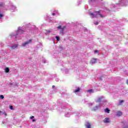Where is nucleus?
I'll return each mask as SVG.
<instances>
[{
    "mask_svg": "<svg viewBox=\"0 0 128 128\" xmlns=\"http://www.w3.org/2000/svg\"><path fill=\"white\" fill-rule=\"evenodd\" d=\"M124 122H125V121H124V122H122V124H124Z\"/></svg>",
    "mask_w": 128,
    "mask_h": 128,
    "instance_id": "nucleus-30",
    "label": "nucleus"
},
{
    "mask_svg": "<svg viewBox=\"0 0 128 128\" xmlns=\"http://www.w3.org/2000/svg\"><path fill=\"white\" fill-rule=\"evenodd\" d=\"M52 88H54V86H52Z\"/></svg>",
    "mask_w": 128,
    "mask_h": 128,
    "instance_id": "nucleus-29",
    "label": "nucleus"
},
{
    "mask_svg": "<svg viewBox=\"0 0 128 128\" xmlns=\"http://www.w3.org/2000/svg\"><path fill=\"white\" fill-rule=\"evenodd\" d=\"M48 33H50V31H48Z\"/></svg>",
    "mask_w": 128,
    "mask_h": 128,
    "instance_id": "nucleus-31",
    "label": "nucleus"
},
{
    "mask_svg": "<svg viewBox=\"0 0 128 128\" xmlns=\"http://www.w3.org/2000/svg\"><path fill=\"white\" fill-rule=\"evenodd\" d=\"M104 124H108V122H110V118H105L104 120Z\"/></svg>",
    "mask_w": 128,
    "mask_h": 128,
    "instance_id": "nucleus-4",
    "label": "nucleus"
},
{
    "mask_svg": "<svg viewBox=\"0 0 128 128\" xmlns=\"http://www.w3.org/2000/svg\"><path fill=\"white\" fill-rule=\"evenodd\" d=\"M18 44H16L14 45H13L11 46V48L12 50H14V48H18Z\"/></svg>",
    "mask_w": 128,
    "mask_h": 128,
    "instance_id": "nucleus-7",
    "label": "nucleus"
},
{
    "mask_svg": "<svg viewBox=\"0 0 128 128\" xmlns=\"http://www.w3.org/2000/svg\"><path fill=\"white\" fill-rule=\"evenodd\" d=\"M124 128H128V126L126 125V126H125L124 127Z\"/></svg>",
    "mask_w": 128,
    "mask_h": 128,
    "instance_id": "nucleus-25",
    "label": "nucleus"
},
{
    "mask_svg": "<svg viewBox=\"0 0 128 128\" xmlns=\"http://www.w3.org/2000/svg\"><path fill=\"white\" fill-rule=\"evenodd\" d=\"M4 6V4L2 2H0V6L2 8Z\"/></svg>",
    "mask_w": 128,
    "mask_h": 128,
    "instance_id": "nucleus-16",
    "label": "nucleus"
},
{
    "mask_svg": "<svg viewBox=\"0 0 128 128\" xmlns=\"http://www.w3.org/2000/svg\"><path fill=\"white\" fill-rule=\"evenodd\" d=\"M52 16H56V14L55 13H52Z\"/></svg>",
    "mask_w": 128,
    "mask_h": 128,
    "instance_id": "nucleus-24",
    "label": "nucleus"
},
{
    "mask_svg": "<svg viewBox=\"0 0 128 128\" xmlns=\"http://www.w3.org/2000/svg\"><path fill=\"white\" fill-rule=\"evenodd\" d=\"M2 112V111L0 110V114Z\"/></svg>",
    "mask_w": 128,
    "mask_h": 128,
    "instance_id": "nucleus-32",
    "label": "nucleus"
},
{
    "mask_svg": "<svg viewBox=\"0 0 128 128\" xmlns=\"http://www.w3.org/2000/svg\"><path fill=\"white\" fill-rule=\"evenodd\" d=\"M126 84H128V80L126 82Z\"/></svg>",
    "mask_w": 128,
    "mask_h": 128,
    "instance_id": "nucleus-28",
    "label": "nucleus"
},
{
    "mask_svg": "<svg viewBox=\"0 0 128 128\" xmlns=\"http://www.w3.org/2000/svg\"><path fill=\"white\" fill-rule=\"evenodd\" d=\"M88 92H90V94H91L92 92V89H90L87 90Z\"/></svg>",
    "mask_w": 128,
    "mask_h": 128,
    "instance_id": "nucleus-14",
    "label": "nucleus"
},
{
    "mask_svg": "<svg viewBox=\"0 0 128 128\" xmlns=\"http://www.w3.org/2000/svg\"><path fill=\"white\" fill-rule=\"evenodd\" d=\"M106 112H108V114H110V110L108 109V108H106L105 109Z\"/></svg>",
    "mask_w": 128,
    "mask_h": 128,
    "instance_id": "nucleus-12",
    "label": "nucleus"
},
{
    "mask_svg": "<svg viewBox=\"0 0 128 128\" xmlns=\"http://www.w3.org/2000/svg\"><path fill=\"white\" fill-rule=\"evenodd\" d=\"M116 116H122V112L120 111L117 112Z\"/></svg>",
    "mask_w": 128,
    "mask_h": 128,
    "instance_id": "nucleus-5",
    "label": "nucleus"
},
{
    "mask_svg": "<svg viewBox=\"0 0 128 128\" xmlns=\"http://www.w3.org/2000/svg\"><path fill=\"white\" fill-rule=\"evenodd\" d=\"M80 88H78L74 91V94H76V92H80Z\"/></svg>",
    "mask_w": 128,
    "mask_h": 128,
    "instance_id": "nucleus-9",
    "label": "nucleus"
},
{
    "mask_svg": "<svg viewBox=\"0 0 128 128\" xmlns=\"http://www.w3.org/2000/svg\"><path fill=\"white\" fill-rule=\"evenodd\" d=\"M102 97H99L98 98V102H102Z\"/></svg>",
    "mask_w": 128,
    "mask_h": 128,
    "instance_id": "nucleus-13",
    "label": "nucleus"
},
{
    "mask_svg": "<svg viewBox=\"0 0 128 128\" xmlns=\"http://www.w3.org/2000/svg\"><path fill=\"white\" fill-rule=\"evenodd\" d=\"M34 118V116H31L30 117V118H31V120H32V118Z\"/></svg>",
    "mask_w": 128,
    "mask_h": 128,
    "instance_id": "nucleus-23",
    "label": "nucleus"
},
{
    "mask_svg": "<svg viewBox=\"0 0 128 128\" xmlns=\"http://www.w3.org/2000/svg\"><path fill=\"white\" fill-rule=\"evenodd\" d=\"M94 24H96V26H98V22H94Z\"/></svg>",
    "mask_w": 128,
    "mask_h": 128,
    "instance_id": "nucleus-21",
    "label": "nucleus"
},
{
    "mask_svg": "<svg viewBox=\"0 0 128 128\" xmlns=\"http://www.w3.org/2000/svg\"><path fill=\"white\" fill-rule=\"evenodd\" d=\"M4 16V14H0V18H2Z\"/></svg>",
    "mask_w": 128,
    "mask_h": 128,
    "instance_id": "nucleus-20",
    "label": "nucleus"
},
{
    "mask_svg": "<svg viewBox=\"0 0 128 128\" xmlns=\"http://www.w3.org/2000/svg\"><path fill=\"white\" fill-rule=\"evenodd\" d=\"M56 12H58V11H56Z\"/></svg>",
    "mask_w": 128,
    "mask_h": 128,
    "instance_id": "nucleus-33",
    "label": "nucleus"
},
{
    "mask_svg": "<svg viewBox=\"0 0 128 128\" xmlns=\"http://www.w3.org/2000/svg\"><path fill=\"white\" fill-rule=\"evenodd\" d=\"M4 116H8V114H7L6 113V112L4 113Z\"/></svg>",
    "mask_w": 128,
    "mask_h": 128,
    "instance_id": "nucleus-26",
    "label": "nucleus"
},
{
    "mask_svg": "<svg viewBox=\"0 0 128 128\" xmlns=\"http://www.w3.org/2000/svg\"><path fill=\"white\" fill-rule=\"evenodd\" d=\"M56 38L57 42H58L60 40V37L56 36Z\"/></svg>",
    "mask_w": 128,
    "mask_h": 128,
    "instance_id": "nucleus-15",
    "label": "nucleus"
},
{
    "mask_svg": "<svg viewBox=\"0 0 128 128\" xmlns=\"http://www.w3.org/2000/svg\"><path fill=\"white\" fill-rule=\"evenodd\" d=\"M94 12L95 14H96L94 16V13H90V16H92V18H98V15L100 16L101 18H104V16H102V14H100V11H95Z\"/></svg>",
    "mask_w": 128,
    "mask_h": 128,
    "instance_id": "nucleus-1",
    "label": "nucleus"
},
{
    "mask_svg": "<svg viewBox=\"0 0 128 128\" xmlns=\"http://www.w3.org/2000/svg\"><path fill=\"white\" fill-rule=\"evenodd\" d=\"M10 110H14V106H10Z\"/></svg>",
    "mask_w": 128,
    "mask_h": 128,
    "instance_id": "nucleus-17",
    "label": "nucleus"
},
{
    "mask_svg": "<svg viewBox=\"0 0 128 128\" xmlns=\"http://www.w3.org/2000/svg\"><path fill=\"white\" fill-rule=\"evenodd\" d=\"M120 104H122V102H124V100H120Z\"/></svg>",
    "mask_w": 128,
    "mask_h": 128,
    "instance_id": "nucleus-22",
    "label": "nucleus"
},
{
    "mask_svg": "<svg viewBox=\"0 0 128 128\" xmlns=\"http://www.w3.org/2000/svg\"><path fill=\"white\" fill-rule=\"evenodd\" d=\"M97 60H98V58H92L91 60L92 64H96V62Z\"/></svg>",
    "mask_w": 128,
    "mask_h": 128,
    "instance_id": "nucleus-6",
    "label": "nucleus"
},
{
    "mask_svg": "<svg viewBox=\"0 0 128 128\" xmlns=\"http://www.w3.org/2000/svg\"><path fill=\"white\" fill-rule=\"evenodd\" d=\"M32 122H36V120L33 119V120H32Z\"/></svg>",
    "mask_w": 128,
    "mask_h": 128,
    "instance_id": "nucleus-27",
    "label": "nucleus"
},
{
    "mask_svg": "<svg viewBox=\"0 0 128 128\" xmlns=\"http://www.w3.org/2000/svg\"><path fill=\"white\" fill-rule=\"evenodd\" d=\"M32 42V40H29L28 41L22 44V46H28V44H30Z\"/></svg>",
    "mask_w": 128,
    "mask_h": 128,
    "instance_id": "nucleus-3",
    "label": "nucleus"
},
{
    "mask_svg": "<svg viewBox=\"0 0 128 128\" xmlns=\"http://www.w3.org/2000/svg\"><path fill=\"white\" fill-rule=\"evenodd\" d=\"M24 31L22 29L18 30V34H24Z\"/></svg>",
    "mask_w": 128,
    "mask_h": 128,
    "instance_id": "nucleus-8",
    "label": "nucleus"
},
{
    "mask_svg": "<svg viewBox=\"0 0 128 128\" xmlns=\"http://www.w3.org/2000/svg\"><path fill=\"white\" fill-rule=\"evenodd\" d=\"M86 126L87 128H92V126L90 125V123H88Z\"/></svg>",
    "mask_w": 128,
    "mask_h": 128,
    "instance_id": "nucleus-11",
    "label": "nucleus"
},
{
    "mask_svg": "<svg viewBox=\"0 0 128 128\" xmlns=\"http://www.w3.org/2000/svg\"><path fill=\"white\" fill-rule=\"evenodd\" d=\"M0 98H2V100H3V98H4V96L3 95H0Z\"/></svg>",
    "mask_w": 128,
    "mask_h": 128,
    "instance_id": "nucleus-18",
    "label": "nucleus"
},
{
    "mask_svg": "<svg viewBox=\"0 0 128 128\" xmlns=\"http://www.w3.org/2000/svg\"><path fill=\"white\" fill-rule=\"evenodd\" d=\"M66 28V26H64L63 27H62V26H59L57 27V28H58V30H60V34H64V28Z\"/></svg>",
    "mask_w": 128,
    "mask_h": 128,
    "instance_id": "nucleus-2",
    "label": "nucleus"
},
{
    "mask_svg": "<svg viewBox=\"0 0 128 128\" xmlns=\"http://www.w3.org/2000/svg\"><path fill=\"white\" fill-rule=\"evenodd\" d=\"M5 72L6 73L10 72V68H5Z\"/></svg>",
    "mask_w": 128,
    "mask_h": 128,
    "instance_id": "nucleus-10",
    "label": "nucleus"
},
{
    "mask_svg": "<svg viewBox=\"0 0 128 128\" xmlns=\"http://www.w3.org/2000/svg\"><path fill=\"white\" fill-rule=\"evenodd\" d=\"M94 54L97 53L98 54V56H100V54H98V50H95V51H94Z\"/></svg>",
    "mask_w": 128,
    "mask_h": 128,
    "instance_id": "nucleus-19",
    "label": "nucleus"
}]
</instances>
